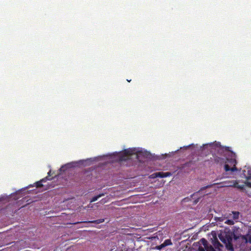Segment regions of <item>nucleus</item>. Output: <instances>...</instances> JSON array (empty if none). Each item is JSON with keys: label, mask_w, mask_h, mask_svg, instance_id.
I'll use <instances>...</instances> for the list:
<instances>
[{"label": "nucleus", "mask_w": 251, "mask_h": 251, "mask_svg": "<svg viewBox=\"0 0 251 251\" xmlns=\"http://www.w3.org/2000/svg\"><path fill=\"white\" fill-rule=\"evenodd\" d=\"M233 235V233L230 231H225L219 234L220 240L225 244L226 249L230 251H234L232 243Z\"/></svg>", "instance_id": "obj_1"}, {"label": "nucleus", "mask_w": 251, "mask_h": 251, "mask_svg": "<svg viewBox=\"0 0 251 251\" xmlns=\"http://www.w3.org/2000/svg\"><path fill=\"white\" fill-rule=\"evenodd\" d=\"M226 161L228 164L225 165V170L226 172L231 171L234 172L237 171V168L236 167L237 161L235 158H226Z\"/></svg>", "instance_id": "obj_2"}, {"label": "nucleus", "mask_w": 251, "mask_h": 251, "mask_svg": "<svg viewBox=\"0 0 251 251\" xmlns=\"http://www.w3.org/2000/svg\"><path fill=\"white\" fill-rule=\"evenodd\" d=\"M225 186L227 187H233L241 190H242L244 188V185H239L238 181L237 180H231L226 181L225 182Z\"/></svg>", "instance_id": "obj_3"}, {"label": "nucleus", "mask_w": 251, "mask_h": 251, "mask_svg": "<svg viewBox=\"0 0 251 251\" xmlns=\"http://www.w3.org/2000/svg\"><path fill=\"white\" fill-rule=\"evenodd\" d=\"M172 175V173L170 172H157L155 173H154L152 175V176L153 178L154 177H160V178H163V177H166L169 176H171Z\"/></svg>", "instance_id": "obj_4"}, {"label": "nucleus", "mask_w": 251, "mask_h": 251, "mask_svg": "<svg viewBox=\"0 0 251 251\" xmlns=\"http://www.w3.org/2000/svg\"><path fill=\"white\" fill-rule=\"evenodd\" d=\"M132 154V151L128 150H125L124 152L121 153L119 156V160L120 161H125L126 160L128 156L131 155Z\"/></svg>", "instance_id": "obj_5"}, {"label": "nucleus", "mask_w": 251, "mask_h": 251, "mask_svg": "<svg viewBox=\"0 0 251 251\" xmlns=\"http://www.w3.org/2000/svg\"><path fill=\"white\" fill-rule=\"evenodd\" d=\"M242 175L247 180H251V168L247 167L244 169L242 172Z\"/></svg>", "instance_id": "obj_6"}, {"label": "nucleus", "mask_w": 251, "mask_h": 251, "mask_svg": "<svg viewBox=\"0 0 251 251\" xmlns=\"http://www.w3.org/2000/svg\"><path fill=\"white\" fill-rule=\"evenodd\" d=\"M172 244V243L171 240L167 239V240H165V241L164 242V243L163 244H161L160 245L156 246L155 249H157L158 250H160L162 249H163V248H164L167 246L171 245Z\"/></svg>", "instance_id": "obj_7"}, {"label": "nucleus", "mask_w": 251, "mask_h": 251, "mask_svg": "<svg viewBox=\"0 0 251 251\" xmlns=\"http://www.w3.org/2000/svg\"><path fill=\"white\" fill-rule=\"evenodd\" d=\"M210 186L211 185H207L205 187L201 188L199 191L194 193L192 196L195 197V196H197L198 195H201V196H203L204 195H208L209 193H203V191L205 190L206 188L210 187Z\"/></svg>", "instance_id": "obj_8"}, {"label": "nucleus", "mask_w": 251, "mask_h": 251, "mask_svg": "<svg viewBox=\"0 0 251 251\" xmlns=\"http://www.w3.org/2000/svg\"><path fill=\"white\" fill-rule=\"evenodd\" d=\"M104 221V219H100L94 220V221H88L76 222V223H75L74 224H77L82 223H95V224H99L103 223Z\"/></svg>", "instance_id": "obj_9"}, {"label": "nucleus", "mask_w": 251, "mask_h": 251, "mask_svg": "<svg viewBox=\"0 0 251 251\" xmlns=\"http://www.w3.org/2000/svg\"><path fill=\"white\" fill-rule=\"evenodd\" d=\"M51 178H48V176L43 178L41 179L40 181L35 182V185L37 188H40L43 186L42 183L46 182L48 180H51Z\"/></svg>", "instance_id": "obj_10"}, {"label": "nucleus", "mask_w": 251, "mask_h": 251, "mask_svg": "<svg viewBox=\"0 0 251 251\" xmlns=\"http://www.w3.org/2000/svg\"><path fill=\"white\" fill-rule=\"evenodd\" d=\"M232 215V219L235 220L236 222H238L239 219V216L240 215V213L238 211H232L231 214H229V216Z\"/></svg>", "instance_id": "obj_11"}, {"label": "nucleus", "mask_w": 251, "mask_h": 251, "mask_svg": "<svg viewBox=\"0 0 251 251\" xmlns=\"http://www.w3.org/2000/svg\"><path fill=\"white\" fill-rule=\"evenodd\" d=\"M103 196H104V194L101 193L97 196H94V197L92 198V199H91L90 201H91V202H94V201H97L99 198H100L101 197Z\"/></svg>", "instance_id": "obj_12"}, {"label": "nucleus", "mask_w": 251, "mask_h": 251, "mask_svg": "<svg viewBox=\"0 0 251 251\" xmlns=\"http://www.w3.org/2000/svg\"><path fill=\"white\" fill-rule=\"evenodd\" d=\"M214 161L215 162H216L217 163H222L224 162V159L223 158L216 157L214 158Z\"/></svg>", "instance_id": "obj_13"}, {"label": "nucleus", "mask_w": 251, "mask_h": 251, "mask_svg": "<svg viewBox=\"0 0 251 251\" xmlns=\"http://www.w3.org/2000/svg\"><path fill=\"white\" fill-rule=\"evenodd\" d=\"M213 245L216 248L218 247L219 246H221V244H220V242L218 241L217 238H215L214 239V240L213 241Z\"/></svg>", "instance_id": "obj_14"}, {"label": "nucleus", "mask_w": 251, "mask_h": 251, "mask_svg": "<svg viewBox=\"0 0 251 251\" xmlns=\"http://www.w3.org/2000/svg\"><path fill=\"white\" fill-rule=\"evenodd\" d=\"M226 224L229 225H233L234 224V222L233 220H227L225 222Z\"/></svg>", "instance_id": "obj_15"}, {"label": "nucleus", "mask_w": 251, "mask_h": 251, "mask_svg": "<svg viewBox=\"0 0 251 251\" xmlns=\"http://www.w3.org/2000/svg\"><path fill=\"white\" fill-rule=\"evenodd\" d=\"M243 238L246 240V242L251 243V234L249 236L248 239L246 238V236H243Z\"/></svg>", "instance_id": "obj_16"}, {"label": "nucleus", "mask_w": 251, "mask_h": 251, "mask_svg": "<svg viewBox=\"0 0 251 251\" xmlns=\"http://www.w3.org/2000/svg\"><path fill=\"white\" fill-rule=\"evenodd\" d=\"M201 241L202 242L203 245L204 246V248L207 247L208 246L207 241L204 238L201 239Z\"/></svg>", "instance_id": "obj_17"}, {"label": "nucleus", "mask_w": 251, "mask_h": 251, "mask_svg": "<svg viewBox=\"0 0 251 251\" xmlns=\"http://www.w3.org/2000/svg\"><path fill=\"white\" fill-rule=\"evenodd\" d=\"M206 251H216L212 246H208L205 248Z\"/></svg>", "instance_id": "obj_18"}, {"label": "nucleus", "mask_w": 251, "mask_h": 251, "mask_svg": "<svg viewBox=\"0 0 251 251\" xmlns=\"http://www.w3.org/2000/svg\"><path fill=\"white\" fill-rule=\"evenodd\" d=\"M67 166H68V165H65L64 166H62L61 168L60 169V170L61 171H65V170L67 169Z\"/></svg>", "instance_id": "obj_19"}, {"label": "nucleus", "mask_w": 251, "mask_h": 251, "mask_svg": "<svg viewBox=\"0 0 251 251\" xmlns=\"http://www.w3.org/2000/svg\"><path fill=\"white\" fill-rule=\"evenodd\" d=\"M246 185L250 188H251V182L248 181H246L245 182Z\"/></svg>", "instance_id": "obj_20"}, {"label": "nucleus", "mask_w": 251, "mask_h": 251, "mask_svg": "<svg viewBox=\"0 0 251 251\" xmlns=\"http://www.w3.org/2000/svg\"><path fill=\"white\" fill-rule=\"evenodd\" d=\"M198 251H205V249L202 247H199Z\"/></svg>", "instance_id": "obj_21"}, {"label": "nucleus", "mask_w": 251, "mask_h": 251, "mask_svg": "<svg viewBox=\"0 0 251 251\" xmlns=\"http://www.w3.org/2000/svg\"><path fill=\"white\" fill-rule=\"evenodd\" d=\"M224 149H225V150L226 151H230L229 150V147H224L223 148Z\"/></svg>", "instance_id": "obj_22"}, {"label": "nucleus", "mask_w": 251, "mask_h": 251, "mask_svg": "<svg viewBox=\"0 0 251 251\" xmlns=\"http://www.w3.org/2000/svg\"><path fill=\"white\" fill-rule=\"evenodd\" d=\"M200 198H198L197 199L195 200L194 201V203H197L199 201Z\"/></svg>", "instance_id": "obj_23"}, {"label": "nucleus", "mask_w": 251, "mask_h": 251, "mask_svg": "<svg viewBox=\"0 0 251 251\" xmlns=\"http://www.w3.org/2000/svg\"><path fill=\"white\" fill-rule=\"evenodd\" d=\"M50 173H51V171H50L48 172V176H48V177H49V176H50Z\"/></svg>", "instance_id": "obj_24"}, {"label": "nucleus", "mask_w": 251, "mask_h": 251, "mask_svg": "<svg viewBox=\"0 0 251 251\" xmlns=\"http://www.w3.org/2000/svg\"><path fill=\"white\" fill-rule=\"evenodd\" d=\"M127 80L128 82H130L131 81V80H129V79H127Z\"/></svg>", "instance_id": "obj_25"}, {"label": "nucleus", "mask_w": 251, "mask_h": 251, "mask_svg": "<svg viewBox=\"0 0 251 251\" xmlns=\"http://www.w3.org/2000/svg\"><path fill=\"white\" fill-rule=\"evenodd\" d=\"M154 238H155V237H151V239H154Z\"/></svg>", "instance_id": "obj_26"}]
</instances>
